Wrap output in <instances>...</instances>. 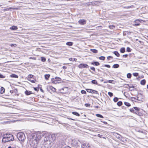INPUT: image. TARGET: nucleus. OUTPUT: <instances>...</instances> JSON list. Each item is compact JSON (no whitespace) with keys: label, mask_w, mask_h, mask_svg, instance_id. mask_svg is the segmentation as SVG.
Wrapping results in <instances>:
<instances>
[{"label":"nucleus","mask_w":148,"mask_h":148,"mask_svg":"<svg viewBox=\"0 0 148 148\" xmlns=\"http://www.w3.org/2000/svg\"><path fill=\"white\" fill-rule=\"evenodd\" d=\"M43 134L38 132L36 133L29 140V143L33 147H36L37 144L39 140L42 138V136L43 135Z\"/></svg>","instance_id":"nucleus-1"},{"label":"nucleus","mask_w":148,"mask_h":148,"mask_svg":"<svg viewBox=\"0 0 148 148\" xmlns=\"http://www.w3.org/2000/svg\"><path fill=\"white\" fill-rule=\"evenodd\" d=\"M14 140V138L11 134L6 133L4 134L2 140V143H5L8 142L12 141Z\"/></svg>","instance_id":"nucleus-2"},{"label":"nucleus","mask_w":148,"mask_h":148,"mask_svg":"<svg viewBox=\"0 0 148 148\" xmlns=\"http://www.w3.org/2000/svg\"><path fill=\"white\" fill-rule=\"evenodd\" d=\"M41 133L43 134V135L42 136L41 138H42V137H44L43 139L44 141L49 140H51V139H52L53 140H55L56 139V137L55 136V135L54 134L50 135L48 133L46 134V132H45Z\"/></svg>","instance_id":"nucleus-3"},{"label":"nucleus","mask_w":148,"mask_h":148,"mask_svg":"<svg viewBox=\"0 0 148 148\" xmlns=\"http://www.w3.org/2000/svg\"><path fill=\"white\" fill-rule=\"evenodd\" d=\"M71 144L73 147L77 148L79 147L80 143L77 138H73L72 139Z\"/></svg>","instance_id":"nucleus-4"},{"label":"nucleus","mask_w":148,"mask_h":148,"mask_svg":"<svg viewBox=\"0 0 148 148\" xmlns=\"http://www.w3.org/2000/svg\"><path fill=\"white\" fill-rule=\"evenodd\" d=\"M17 137L21 141L23 142L25 139V134L23 132H19L17 134Z\"/></svg>","instance_id":"nucleus-5"},{"label":"nucleus","mask_w":148,"mask_h":148,"mask_svg":"<svg viewBox=\"0 0 148 148\" xmlns=\"http://www.w3.org/2000/svg\"><path fill=\"white\" fill-rule=\"evenodd\" d=\"M131 99L132 101L134 100H133V99H135L138 101H143L144 99V96L141 93H138V96L136 97H132Z\"/></svg>","instance_id":"nucleus-6"},{"label":"nucleus","mask_w":148,"mask_h":148,"mask_svg":"<svg viewBox=\"0 0 148 148\" xmlns=\"http://www.w3.org/2000/svg\"><path fill=\"white\" fill-rule=\"evenodd\" d=\"M55 140H53L52 139H51V140H49L44 141V145L47 146V147H51L52 146L51 144Z\"/></svg>","instance_id":"nucleus-7"},{"label":"nucleus","mask_w":148,"mask_h":148,"mask_svg":"<svg viewBox=\"0 0 148 148\" xmlns=\"http://www.w3.org/2000/svg\"><path fill=\"white\" fill-rule=\"evenodd\" d=\"M78 67L80 69L83 68H88L89 66L88 65L84 63H81L78 66Z\"/></svg>","instance_id":"nucleus-8"},{"label":"nucleus","mask_w":148,"mask_h":148,"mask_svg":"<svg viewBox=\"0 0 148 148\" xmlns=\"http://www.w3.org/2000/svg\"><path fill=\"white\" fill-rule=\"evenodd\" d=\"M101 1H94L90 2V3H91V5H96L98 6L100 4H101Z\"/></svg>","instance_id":"nucleus-9"},{"label":"nucleus","mask_w":148,"mask_h":148,"mask_svg":"<svg viewBox=\"0 0 148 148\" xmlns=\"http://www.w3.org/2000/svg\"><path fill=\"white\" fill-rule=\"evenodd\" d=\"M86 20L84 19H80L78 21V23L82 25H84L86 24Z\"/></svg>","instance_id":"nucleus-10"},{"label":"nucleus","mask_w":148,"mask_h":148,"mask_svg":"<svg viewBox=\"0 0 148 148\" xmlns=\"http://www.w3.org/2000/svg\"><path fill=\"white\" fill-rule=\"evenodd\" d=\"M47 90L48 91L51 90L53 92H55L56 90V89L52 86H49L47 88Z\"/></svg>","instance_id":"nucleus-11"},{"label":"nucleus","mask_w":148,"mask_h":148,"mask_svg":"<svg viewBox=\"0 0 148 148\" xmlns=\"http://www.w3.org/2000/svg\"><path fill=\"white\" fill-rule=\"evenodd\" d=\"M91 64L95 66H98L100 65V63L97 61H93L91 62Z\"/></svg>","instance_id":"nucleus-12"},{"label":"nucleus","mask_w":148,"mask_h":148,"mask_svg":"<svg viewBox=\"0 0 148 148\" xmlns=\"http://www.w3.org/2000/svg\"><path fill=\"white\" fill-rule=\"evenodd\" d=\"M25 94L26 95H29L32 94V92L31 91L26 90L25 92Z\"/></svg>","instance_id":"nucleus-13"},{"label":"nucleus","mask_w":148,"mask_h":148,"mask_svg":"<svg viewBox=\"0 0 148 148\" xmlns=\"http://www.w3.org/2000/svg\"><path fill=\"white\" fill-rule=\"evenodd\" d=\"M10 29L12 30H15L18 29V27L16 26L13 25L11 27H10Z\"/></svg>","instance_id":"nucleus-14"},{"label":"nucleus","mask_w":148,"mask_h":148,"mask_svg":"<svg viewBox=\"0 0 148 148\" xmlns=\"http://www.w3.org/2000/svg\"><path fill=\"white\" fill-rule=\"evenodd\" d=\"M91 82L92 84L97 85L98 86H100V85L98 84L97 82L95 79H94L92 80L91 81Z\"/></svg>","instance_id":"nucleus-15"},{"label":"nucleus","mask_w":148,"mask_h":148,"mask_svg":"<svg viewBox=\"0 0 148 148\" xmlns=\"http://www.w3.org/2000/svg\"><path fill=\"white\" fill-rule=\"evenodd\" d=\"M51 81H52V82L53 83L55 84H57V83H60V82L57 80L55 79L54 78H52L51 79Z\"/></svg>","instance_id":"nucleus-16"},{"label":"nucleus","mask_w":148,"mask_h":148,"mask_svg":"<svg viewBox=\"0 0 148 148\" xmlns=\"http://www.w3.org/2000/svg\"><path fill=\"white\" fill-rule=\"evenodd\" d=\"M10 76L12 78H18V76L15 74H12L10 75Z\"/></svg>","instance_id":"nucleus-17"},{"label":"nucleus","mask_w":148,"mask_h":148,"mask_svg":"<svg viewBox=\"0 0 148 148\" xmlns=\"http://www.w3.org/2000/svg\"><path fill=\"white\" fill-rule=\"evenodd\" d=\"M116 134V135H115L116 137L119 140H122L121 139L122 138V137L121 136L117 133Z\"/></svg>","instance_id":"nucleus-18"},{"label":"nucleus","mask_w":148,"mask_h":148,"mask_svg":"<svg viewBox=\"0 0 148 148\" xmlns=\"http://www.w3.org/2000/svg\"><path fill=\"white\" fill-rule=\"evenodd\" d=\"M114 54L117 57H119L120 56V54L117 51H115L113 52Z\"/></svg>","instance_id":"nucleus-19"},{"label":"nucleus","mask_w":148,"mask_h":148,"mask_svg":"<svg viewBox=\"0 0 148 148\" xmlns=\"http://www.w3.org/2000/svg\"><path fill=\"white\" fill-rule=\"evenodd\" d=\"M125 47H122L120 49V51L121 53H124L125 52Z\"/></svg>","instance_id":"nucleus-20"},{"label":"nucleus","mask_w":148,"mask_h":148,"mask_svg":"<svg viewBox=\"0 0 148 148\" xmlns=\"http://www.w3.org/2000/svg\"><path fill=\"white\" fill-rule=\"evenodd\" d=\"M140 83L142 85H144L146 83V80L145 79H143L140 81Z\"/></svg>","instance_id":"nucleus-21"},{"label":"nucleus","mask_w":148,"mask_h":148,"mask_svg":"<svg viewBox=\"0 0 148 148\" xmlns=\"http://www.w3.org/2000/svg\"><path fill=\"white\" fill-rule=\"evenodd\" d=\"M72 114L75 116H80V114L77 112H72Z\"/></svg>","instance_id":"nucleus-22"},{"label":"nucleus","mask_w":148,"mask_h":148,"mask_svg":"<svg viewBox=\"0 0 148 148\" xmlns=\"http://www.w3.org/2000/svg\"><path fill=\"white\" fill-rule=\"evenodd\" d=\"M73 43L71 42H68L66 43V45H67L69 46H72L73 45Z\"/></svg>","instance_id":"nucleus-23"},{"label":"nucleus","mask_w":148,"mask_h":148,"mask_svg":"<svg viewBox=\"0 0 148 148\" xmlns=\"http://www.w3.org/2000/svg\"><path fill=\"white\" fill-rule=\"evenodd\" d=\"M5 89L3 87H1V94H3L4 93Z\"/></svg>","instance_id":"nucleus-24"},{"label":"nucleus","mask_w":148,"mask_h":148,"mask_svg":"<svg viewBox=\"0 0 148 148\" xmlns=\"http://www.w3.org/2000/svg\"><path fill=\"white\" fill-rule=\"evenodd\" d=\"M91 93L99 95L98 92L97 91L93 89L92 90Z\"/></svg>","instance_id":"nucleus-25"},{"label":"nucleus","mask_w":148,"mask_h":148,"mask_svg":"<svg viewBox=\"0 0 148 148\" xmlns=\"http://www.w3.org/2000/svg\"><path fill=\"white\" fill-rule=\"evenodd\" d=\"M50 77V75L49 74H45V77L46 80H47Z\"/></svg>","instance_id":"nucleus-26"},{"label":"nucleus","mask_w":148,"mask_h":148,"mask_svg":"<svg viewBox=\"0 0 148 148\" xmlns=\"http://www.w3.org/2000/svg\"><path fill=\"white\" fill-rule=\"evenodd\" d=\"M90 51L92 52L93 53H96L98 52V51L96 49H91Z\"/></svg>","instance_id":"nucleus-27"},{"label":"nucleus","mask_w":148,"mask_h":148,"mask_svg":"<svg viewBox=\"0 0 148 148\" xmlns=\"http://www.w3.org/2000/svg\"><path fill=\"white\" fill-rule=\"evenodd\" d=\"M119 65L118 64H115L112 66V67L114 68H117L119 67Z\"/></svg>","instance_id":"nucleus-28"},{"label":"nucleus","mask_w":148,"mask_h":148,"mask_svg":"<svg viewBox=\"0 0 148 148\" xmlns=\"http://www.w3.org/2000/svg\"><path fill=\"white\" fill-rule=\"evenodd\" d=\"M117 104L119 106H121L123 104V103L121 101H120L117 103Z\"/></svg>","instance_id":"nucleus-29"},{"label":"nucleus","mask_w":148,"mask_h":148,"mask_svg":"<svg viewBox=\"0 0 148 148\" xmlns=\"http://www.w3.org/2000/svg\"><path fill=\"white\" fill-rule=\"evenodd\" d=\"M124 104L127 107H130L131 106V104L128 102H124Z\"/></svg>","instance_id":"nucleus-30"},{"label":"nucleus","mask_w":148,"mask_h":148,"mask_svg":"<svg viewBox=\"0 0 148 148\" xmlns=\"http://www.w3.org/2000/svg\"><path fill=\"white\" fill-rule=\"evenodd\" d=\"M132 75L131 73H129L127 74V77L128 78H130L132 77Z\"/></svg>","instance_id":"nucleus-31"},{"label":"nucleus","mask_w":148,"mask_h":148,"mask_svg":"<svg viewBox=\"0 0 148 148\" xmlns=\"http://www.w3.org/2000/svg\"><path fill=\"white\" fill-rule=\"evenodd\" d=\"M102 67H106L107 68H110V66L108 64H103L101 66Z\"/></svg>","instance_id":"nucleus-32"},{"label":"nucleus","mask_w":148,"mask_h":148,"mask_svg":"<svg viewBox=\"0 0 148 148\" xmlns=\"http://www.w3.org/2000/svg\"><path fill=\"white\" fill-rule=\"evenodd\" d=\"M28 80L31 82L32 83H35V82L36 81V80L35 79L34 80H32L31 79H27Z\"/></svg>","instance_id":"nucleus-33"},{"label":"nucleus","mask_w":148,"mask_h":148,"mask_svg":"<svg viewBox=\"0 0 148 148\" xmlns=\"http://www.w3.org/2000/svg\"><path fill=\"white\" fill-rule=\"evenodd\" d=\"M99 59L100 60H104L105 59V57L104 56H101L99 57Z\"/></svg>","instance_id":"nucleus-34"},{"label":"nucleus","mask_w":148,"mask_h":148,"mask_svg":"<svg viewBox=\"0 0 148 148\" xmlns=\"http://www.w3.org/2000/svg\"><path fill=\"white\" fill-rule=\"evenodd\" d=\"M54 79L59 82H60L61 80V79L60 77H55Z\"/></svg>","instance_id":"nucleus-35"},{"label":"nucleus","mask_w":148,"mask_h":148,"mask_svg":"<svg viewBox=\"0 0 148 148\" xmlns=\"http://www.w3.org/2000/svg\"><path fill=\"white\" fill-rule=\"evenodd\" d=\"M41 60L42 62H45L46 60V59L45 57H42L41 58Z\"/></svg>","instance_id":"nucleus-36"},{"label":"nucleus","mask_w":148,"mask_h":148,"mask_svg":"<svg viewBox=\"0 0 148 148\" xmlns=\"http://www.w3.org/2000/svg\"><path fill=\"white\" fill-rule=\"evenodd\" d=\"M96 116L98 117L101 118H103V116L101 114H96Z\"/></svg>","instance_id":"nucleus-37"},{"label":"nucleus","mask_w":148,"mask_h":148,"mask_svg":"<svg viewBox=\"0 0 148 148\" xmlns=\"http://www.w3.org/2000/svg\"><path fill=\"white\" fill-rule=\"evenodd\" d=\"M119 100V98L117 97H115L113 99V101L114 102H117Z\"/></svg>","instance_id":"nucleus-38"},{"label":"nucleus","mask_w":148,"mask_h":148,"mask_svg":"<svg viewBox=\"0 0 148 148\" xmlns=\"http://www.w3.org/2000/svg\"><path fill=\"white\" fill-rule=\"evenodd\" d=\"M33 76L34 75H33L32 74H29V75H28L27 77V78L28 79H31V78H32Z\"/></svg>","instance_id":"nucleus-39"},{"label":"nucleus","mask_w":148,"mask_h":148,"mask_svg":"<svg viewBox=\"0 0 148 148\" xmlns=\"http://www.w3.org/2000/svg\"><path fill=\"white\" fill-rule=\"evenodd\" d=\"M69 60L70 61L73 62L74 61H76V60H77V59L73 58H69Z\"/></svg>","instance_id":"nucleus-40"},{"label":"nucleus","mask_w":148,"mask_h":148,"mask_svg":"<svg viewBox=\"0 0 148 148\" xmlns=\"http://www.w3.org/2000/svg\"><path fill=\"white\" fill-rule=\"evenodd\" d=\"M133 108L134 109V111H139L140 109L139 108L137 107H133Z\"/></svg>","instance_id":"nucleus-41"},{"label":"nucleus","mask_w":148,"mask_h":148,"mask_svg":"<svg viewBox=\"0 0 148 148\" xmlns=\"http://www.w3.org/2000/svg\"><path fill=\"white\" fill-rule=\"evenodd\" d=\"M114 81L113 80H108L107 81V82H104V83L108 82V83H112Z\"/></svg>","instance_id":"nucleus-42"},{"label":"nucleus","mask_w":148,"mask_h":148,"mask_svg":"<svg viewBox=\"0 0 148 148\" xmlns=\"http://www.w3.org/2000/svg\"><path fill=\"white\" fill-rule=\"evenodd\" d=\"M126 51L128 52H130L131 51V49L129 47H127L126 49Z\"/></svg>","instance_id":"nucleus-43"},{"label":"nucleus","mask_w":148,"mask_h":148,"mask_svg":"<svg viewBox=\"0 0 148 148\" xmlns=\"http://www.w3.org/2000/svg\"><path fill=\"white\" fill-rule=\"evenodd\" d=\"M86 90L88 92L91 93L92 90V89H86Z\"/></svg>","instance_id":"nucleus-44"},{"label":"nucleus","mask_w":148,"mask_h":148,"mask_svg":"<svg viewBox=\"0 0 148 148\" xmlns=\"http://www.w3.org/2000/svg\"><path fill=\"white\" fill-rule=\"evenodd\" d=\"M133 75L135 77H137L138 76L139 74L137 73H133Z\"/></svg>","instance_id":"nucleus-45"},{"label":"nucleus","mask_w":148,"mask_h":148,"mask_svg":"<svg viewBox=\"0 0 148 148\" xmlns=\"http://www.w3.org/2000/svg\"><path fill=\"white\" fill-rule=\"evenodd\" d=\"M108 95L110 97H112L113 96V93L111 92H108Z\"/></svg>","instance_id":"nucleus-46"},{"label":"nucleus","mask_w":148,"mask_h":148,"mask_svg":"<svg viewBox=\"0 0 148 148\" xmlns=\"http://www.w3.org/2000/svg\"><path fill=\"white\" fill-rule=\"evenodd\" d=\"M81 92L82 94H86V92L84 90H82L81 91Z\"/></svg>","instance_id":"nucleus-47"},{"label":"nucleus","mask_w":148,"mask_h":148,"mask_svg":"<svg viewBox=\"0 0 148 148\" xmlns=\"http://www.w3.org/2000/svg\"><path fill=\"white\" fill-rule=\"evenodd\" d=\"M2 74H3L1 73V78H5L6 76V75H3Z\"/></svg>","instance_id":"nucleus-48"},{"label":"nucleus","mask_w":148,"mask_h":148,"mask_svg":"<svg viewBox=\"0 0 148 148\" xmlns=\"http://www.w3.org/2000/svg\"><path fill=\"white\" fill-rule=\"evenodd\" d=\"M115 27L113 25H110L109 26V28L110 29H113Z\"/></svg>","instance_id":"nucleus-49"},{"label":"nucleus","mask_w":148,"mask_h":148,"mask_svg":"<svg viewBox=\"0 0 148 148\" xmlns=\"http://www.w3.org/2000/svg\"><path fill=\"white\" fill-rule=\"evenodd\" d=\"M85 106L87 107H90V104L88 103H86L85 104Z\"/></svg>","instance_id":"nucleus-50"},{"label":"nucleus","mask_w":148,"mask_h":148,"mask_svg":"<svg viewBox=\"0 0 148 148\" xmlns=\"http://www.w3.org/2000/svg\"><path fill=\"white\" fill-rule=\"evenodd\" d=\"M14 93H15L16 94H17V95H18L17 94L18 93V90L16 89H15L14 90Z\"/></svg>","instance_id":"nucleus-51"},{"label":"nucleus","mask_w":148,"mask_h":148,"mask_svg":"<svg viewBox=\"0 0 148 148\" xmlns=\"http://www.w3.org/2000/svg\"><path fill=\"white\" fill-rule=\"evenodd\" d=\"M127 86L129 87V89H130L131 88H134V86H133V85H129V84H127Z\"/></svg>","instance_id":"nucleus-52"},{"label":"nucleus","mask_w":148,"mask_h":148,"mask_svg":"<svg viewBox=\"0 0 148 148\" xmlns=\"http://www.w3.org/2000/svg\"><path fill=\"white\" fill-rule=\"evenodd\" d=\"M34 90L36 91H38L39 90V88L38 87H34Z\"/></svg>","instance_id":"nucleus-53"},{"label":"nucleus","mask_w":148,"mask_h":148,"mask_svg":"<svg viewBox=\"0 0 148 148\" xmlns=\"http://www.w3.org/2000/svg\"><path fill=\"white\" fill-rule=\"evenodd\" d=\"M9 123V122L8 121H4V122H1V124H5L6 123Z\"/></svg>","instance_id":"nucleus-54"},{"label":"nucleus","mask_w":148,"mask_h":148,"mask_svg":"<svg viewBox=\"0 0 148 148\" xmlns=\"http://www.w3.org/2000/svg\"><path fill=\"white\" fill-rule=\"evenodd\" d=\"M138 132H140L143 133L145 135H146V132H145L144 131H141V130H139Z\"/></svg>","instance_id":"nucleus-55"},{"label":"nucleus","mask_w":148,"mask_h":148,"mask_svg":"<svg viewBox=\"0 0 148 148\" xmlns=\"http://www.w3.org/2000/svg\"><path fill=\"white\" fill-rule=\"evenodd\" d=\"M90 69L91 70H92L93 71L95 72V69L94 67H91L90 68Z\"/></svg>","instance_id":"nucleus-56"},{"label":"nucleus","mask_w":148,"mask_h":148,"mask_svg":"<svg viewBox=\"0 0 148 148\" xmlns=\"http://www.w3.org/2000/svg\"><path fill=\"white\" fill-rule=\"evenodd\" d=\"M29 59H32L34 60H36V58L35 57H30L29 58Z\"/></svg>","instance_id":"nucleus-57"},{"label":"nucleus","mask_w":148,"mask_h":148,"mask_svg":"<svg viewBox=\"0 0 148 148\" xmlns=\"http://www.w3.org/2000/svg\"><path fill=\"white\" fill-rule=\"evenodd\" d=\"M130 112L134 113V110L133 108H131L130 109Z\"/></svg>","instance_id":"nucleus-58"},{"label":"nucleus","mask_w":148,"mask_h":148,"mask_svg":"<svg viewBox=\"0 0 148 148\" xmlns=\"http://www.w3.org/2000/svg\"><path fill=\"white\" fill-rule=\"evenodd\" d=\"M16 44H11L10 45V46L12 47H16Z\"/></svg>","instance_id":"nucleus-59"},{"label":"nucleus","mask_w":148,"mask_h":148,"mask_svg":"<svg viewBox=\"0 0 148 148\" xmlns=\"http://www.w3.org/2000/svg\"><path fill=\"white\" fill-rule=\"evenodd\" d=\"M128 56V55L127 54H126L123 55L122 57L124 58H127Z\"/></svg>","instance_id":"nucleus-60"},{"label":"nucleus","mask_w":148,"mask_h":148,"mask_svg":"<svg viewBox=\"0 0 148 148\" xmlns=\"http://www.w3.org/2000/svg\"><path fill=\"white\" fill-rule=\"evenodd\" d=\"M113 58V57L111 56H108L107 57V59L108 60H109L110 59V58Z\"/></svg>","instance_id":"nucleus-61"},{"label":"nucleus","mask_w":148,"mask_h":148,"mask_svg":"<svg viewBox=\"0 0 148 148\" xmlns=\"http://www.w3.org/2000/svg\"><path fill=\"white\" fill-rule=\"evenodd\" d=\"M137 115L139 116H141L142 115V113L138 112Z\"/></svg>","instance_id":"nucleus-62"},{"label":"nucleus","mask_w":148,"mask_h":148,"mask_svg":"<svg viewBox=\"0 0 148 148\" xmlns=\"http://www.w3.org/2000/svg\"><path fill=\"white\" fill-rule=\"evenodd\" d=\"M48 147H47V146L44 145H42L41 147V148H48Z\"/></svg>","instance_id":"nucleus-63"},{"label":"nucleus","mask_w":148,"mask_h":148,"mask_svg":"<svg viewBox=\"0 0 148 148\" xmlns=\"http://www.w3.org/2000/svg\"><path fill=\"white\" fill-rule=\"evenodd\" d=\"M62 148H71L69 146H65L64 147H63Z\"/></svg>","instance_id":"nucleus-64"}]
</instances>
